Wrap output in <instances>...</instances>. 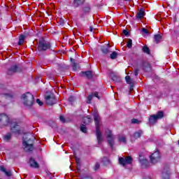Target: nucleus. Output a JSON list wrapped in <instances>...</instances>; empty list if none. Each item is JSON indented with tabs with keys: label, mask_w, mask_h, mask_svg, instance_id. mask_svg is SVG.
I'll return each instance as SVG.
<instances>
[{
	"label": "nucleus",
	"mask_w": 179,
	"mask_h": 179,
	"mask_svg": "<svg viewBox=\"0 0 179 179\" xmlns=\"http://www.w3.org/2000/svg\"><path fill=\"white\" fill-rule=\"evenodd\" d=\"M111 46H110V43H108L106 45H102L100 47V50L103 55H107V54H110V48Z\"/></svg>",
	"instance_id": "14"
},
{
	"label": "nucleus",
	"mask_w": 179,
	"mask_h": 179,
	"mask_svg": "<svg viewBox=\"0 0 179 179\" xmlns=\"http://www.w3.org/2000/svg\"><path fill=\"white\" fill-rule=\"evenodd\" d=\"M143 69L145 72H150L152 71V66L146 62H143Z\"/></svg>",
	"instance_id": "20"
},
{
	"label": "nucleus",
	"mask_w": 179,
	"mask_h": 179,
	"mask_svg": "<svg viewBox=\"0 0 179 179\" xmlns=\"http://www.w3.org/2000/svg\"><path fill=\"white\" fill-rule=\"evenodd\" d=\"M4 173L6 174V176H7V177H10V176H12V172L10 171H6V172H4Z\"/></svg>",
	"instance_id": "49"
},
{
	"label": "nucleus",
	"mask_w": 179,
	"mask_h": 179,
	"mask_svg": "<svg viewBox=\"0 0 179 179\" xmlns=\"http://www.w3.org/2000/svg\"><path fill=\"white\" fill-rule=\"evenodd\" d=\"M13 73H15L13 71V70L10 67L7 71V75H13Z\"/></svg>",
	"instance_id": "47"
},
{
	"label": "nucleus",
	"mask_w": 179,
	"mask_h": 179,
	"mask_svg": "<svg viewBox=\"0 0 179 179\" xmlns=\"http://www.w3.org/2000/svg\"><path fill=\"white\" fill-rule=\"evenodd\" d=\"M93 96L96 97V99H98V100H100V96H99V92H95L93 94Z\"/></svg>",
	"instance_id": "48"
},
{
	"label": "nucleus",
	"mask_w": 179,
	"mask_h": 179,
	"mask_svg": "<svg viewBox=\"0 0 179 179\" xmlns=\"http://www.w3.org/2000/svg\"><path fill=\"white\" fill-rule=\"evenodd\" d=\"M36 103L37 104H38V106H43L44 103H43V101H41V100H40V99H36Z\"/></svg>",
	"instance_id": "46"
},
{
	"label": "nucleus",
	"mask_w": 179,
	"mask_h": 179,
	"mask_svg": "<svg viewBox=\"0 0 179 179\" xmlns=\"http://www.w3.org/2000/svg\"><path fill=\"white\" fill-rule=\"evenodd\" d=\"M0 170H1V171H2L3 173H6V169H5V166H0Z\"/></svg>",
	"instance_id": "52"
},
{
	"label": "nucleus",
	"mask_w": 179,
	"mask_h": 179,
	"mask_svg": "<svg viewBox=\"0 0 179 179\" xmlns=\"http://www.w3.org/2000/svg\"><path fill=\"white\" fill-rule=\"evenodd\" d=\"M1 99H5V100H12L13 99V94H0Z\"/></svg>",
	"instance_id": "23"
},
{
	"label": "nucleus",
	"mask_w": 179,
	"mask_h": 179,
	"mask_svg": "<svg viewBox=\"0 0 179 179\" xmlns=\"http://www.w3.org/2000/svg\"><path fill=\"white\" fill-rule=\"evenodd\" d=\"M102 163L103 166H108L109 164H111V161L108 157H103L102 159Z\"/></svg>",
	"instance_id": "27"
},
{
	"label": "nucleus",
	"mask_w": 179,
	"mask_h": 179,
	"mask_svg": "<svg viewBox=\"0 0 179 179\" xmlns=\"http://www.w3.org/2000/svg\"><path fill=\"white\" fill-rule=\"evenodd\" d=\"M58 23L60 26H64V24H65V20H64L63 18H59Z\"/></svg>",
	"instance_id": "42"
},
{
	"label": "nucleus",
	"mask_w": 179,
	"mask_h": 179,
	"mask_svg": "<svg viewBox=\"0 0 179 179\" xmlns=\"http://www.w3.org/2000/svg\"><path fill=\"white\" fill-rule=\"evenodd\" d=\"M142 51L143 52H144V54H147L148 55H150V49L149 48V47H148V45H144L142 48Z\"/></svg>",
	"instance_id": "30"
},
{
	"label": "nucleus",
	"mask_w": 179,
	"mask_h": 179,
	"mask_svg": "<svg viewBox=\"0 0 179 179\" xmlns=\"http://www.w3.org/2000/svg\"><path fill=\"white\" fill-rule=\"evenodd\" d=\"M160 159H162V157L160 156V152L158 151V150L150 156V160L152 164L159 163V162H160Z\"/></svg>",
	"instance_id": "8"
},
{
	"label": "nucleus",
	"mask_w": 179,
	"mask_h": 179,
	"mask_svg": "<svg viewBox=\"0 0 179 179\" xmlns=\"http://www.w3.org/2000/svg\"><path fill=\"white\" fill-rule=\"evenodd\" d=\"M139 74V69H134V75L135 76H138V75Z\"/></svg>",
	"instance_id": "51"
},
{
	"label": "nucleus",
	"mask_w": 179,
	"mask_h": 179,
	"mask_svg": "<svg viewBox=\"0 0 179 179\" xmlns=\"http://www.w3.org/2000/svg\"><path fill=\"white\" fill-rule=\"evenodd\" d=\"M141 31L144 33V34H149V31L146 28H142Z\"/></svg>",
	"instance_id": "44"
},
{
	"label": "nucleus",
	"mask_w": 179,
	"mask_h": 179,
	"mask_svg": "<svg viewBox=\"0 0 179 179\" xmlns=\"http://www.w3.org/2000/svg\"><path fill=\"white\" fill-rule=\"evenodd\" d=\"M96 135L98 143H101L103 142V135L101 134V131H100V129H96Z\"/></svg>",
	"instance_id": "21"
},
{
	"label": "nucleus",
	"mask_w": 179,
	"mask_h": 179,
	"mask_svg": "<svg viewBox=\"0 0 179 179\" xmlns=\"http://www.w3.org/2000/svg\"><path fill=\"white\" fill-rule=\"evenodd\" d=\"M142 122V121L138 120V119H132L131 120V124H141Z\"/></svg>",
	"instance_id": "41"
},
{
	"label": "nucleus",
	"mask_w": 179,
	"mask_h": 179,
	"mask_svg": "<svg viewBox=\"0 0 179 179\" xmlns=\"http://www.w3.org/2000/svg\"><path fill=\"white\" fill-rule=\"evenodd\" d=\"M10 131L13 134H20V129L17 123H11Z\"/></svg>",
	"instance_id": "15"
},
{
	"label": "nucleus",
	"mask_w": 179,
	"mask_h": 179,
	"mask_svg": "<svg viewBox=\"0 0 179 179\" xmlns=\"http://www.w3.org/2000/svg\"><path fill=\"white\" fill-rule=\"evenodd\" d=\"M146 13H145V10H143V8H141L136 15V19L139 20V19L144 17Z\"/></svg>",
	"instance_id": "19"
},
{
	"label": "nucleus",
	"mask_w": 179,
	"mask_h": 179,
	"mask_svg": "<svg viewBox=\"0 0 179 179\" xmlns=\"http://www.w3.org/2000/svg\"><path fill=\"white\" fill-rule=\"evenodd\" d=\"M100 169V164L99 162H96L95 165L94 166V171H98Z\"/></svg>",
	"instance_id": "38"
},
{
	"label": "nucleus",
	"mask_w": 179,
	"mask_h": 179,
	"mask_svg": "<svg viewBox=\"0 0 179 179\" xmlns=\"http://www.w3.org/2000/svg\"><path fill=\"white\" fill-rule=\"evenodd\" d=\"M59 120L62 121V122L65 123L66 122V120H65V117L63 115H61L59 117Z\"/></svg>",
	"instance_id": "50"
},
{
	"label": "nucleus",
	"mask_w": 179,
	"mask_h": 179,
	"mask_svg": "<svg viewBox=\"0 0 179 179\" xmlns=\"http://www.w3.org/2000/svg\"><path fill=\"white\" fill-rule=\"evenodd\" d=\"M106 138L111 149H114V136L113 135V131H111V130H108Z\"/></svg>",
	"instance_id": "12"
},
{
	"label": "nucleus",
	"mask_w": 179,
	"mask_h": 179,
	"mask_svg": "<svg viewBox=\"0 0 179 179\" xmlns=\"http://www.w3.org/2000/svg\"><path fill=\"white\" fill-rule=\"evenodd\" d=\"M164 117V112L159 110L156 115H152L150 116L148 122L150 124H156L157 120H162Z\"/></svg>",
	"instance_id": "4"
},
{
	"label": "nucleus",
	"mask_w": 179,
	"mask_h": 179,
	"mask_svg": "<svg viewBox=\"0 0 179 179\" xmlns=\"http://www.w3.org/2000/svg\"><path fill=\"white\" fill-rule=\"evenodd\" d=\"M71 62H72L73 64V71H74V72H76V71H78V63L75 62V59L73 58H71Z\"/></svg>",
	"instance_id": "28"
},
{
	"label": "nucleus",
	"mask_w": 179,
	"mask_h": 179,
	"mask_svg": "<svg viewBox=\"0 0 179 179\" xmlns=\"http://www.w3.org/2000/svg\"><path fill=\"white\" fill-rule=\"evenodd\" d=\"M9 125V117L5 113L0 114V128Z\"/></svg>",
	"instance_id": "9"
},
{
	"label": "nucleus",
	"mask_w": 179,
	"mask_h": 179,
	"mask_svg": "<svg viewBox=\"0 0 179 179\" xmlns=\"http://www.w3.org/2000/svg\"><path fill=\"white\" fill-rule=\"evenodd\" d=\"M92 100H93V93H91L88 95L87 99V104H90L92 103Z\"/></svg>",
	"instance_id": "35"
},
{
	"label": "nucleus",
	"mask_w": 179,
	"mask_h": 179,
	"mask_svg": "<svg viewBox=\"0 0 179 179\" xmlns=\"http://www.w3.org/2000/svg\"><path fill=\"white\" fill-rule=\"evenodd\" d=\"M162 35L157 34L154 35V43H156V44H159L160 41H162Z\"/></svg>",
	"instance_id": "24"
},
{
	"label": "nucleus",
	"mask_w": 179,
	"mask_h": 179,
	"mask_svg": "<svg viewBox=\"0 0 179 179\" xmlns=\"http://www.w3.org/2000/svg\"><path fill=\"white\" fill-rule=\"evenodd\" d=\"M11 138H12V135L10 134V133H8L6 136H4L3 139L4 141H10Z\"/></svg>",
	"instance_id": "37"
},
{
	"label": "nucleus",
	"mask_w": 179,
	"mask_h": 179,
	"mask_svg": "<svg viewBox=\"0 0 179 179\" xmlns=\"http://www.w3.org/2000/svg\"><path fill=\"white\" fill-rule=\"evenodd\" d=\"M80 129L81 132H83V134H87V127H86V125L80 124Z\"/></svg>",
	"instance_id": "34"
},
{
	"label": "nucleus",
	"mask_w": 179,
	"mask_h": 179,
	"mask_svg": "<svg viewBox=\"0 0 179 179\" xmlns=\"http://www.w3.org/2000/svg\"><path fill=\"white\" fill-rule=\"evenodd\" d=\"M139 162L143 169H149L150 167V162L147 159H141Z\"/></svg>",
	"instance_id": "16"
},
{
	"label": "nucleus",
	"mask_w": 179,
	"mask_h": 179,
	"mask_svg": "<svg viewBox=\"0 0 179 179\" xmlns=\"http://www.w3.org/2000/svg\"><path fill=\"white\" fill-rule=\"evenodd\" d=\"M123 34L125 35L127 37H129V31H128V30L124 29Z\"/></svg>",
	"instance_id": "45"
},
{
	"label": "nucleus",
	"mask_w": 179,
	"mask_h": 179,
	"mask_svg": "<svg viewBox=\"0 0 179 179\" xmlns=\"http://www.w3.org/2000/svg\"><path fill=\"white\" fill-rule=\"evenodd\" d=\"M117 57H118V52H117L116 51H113L110 55V59H117Z\"/></svg>",
	"instance_id": "32"
},
{
	"label": "nucleus",
	"mask_w": 179,
	"mask_h": 179,
	"mask_svg": "<svg viewBox=\"0 0 179 179\" xmlns=\"http://www.w3.org/2000/svg\"><path fill=\"white\" fill-rule=\"evenodd\" d=\"M29 164L30 167H32V169H39L40 165L38 164V162L36 161L33 157L29 158Z\"/></svg>",
	"instance_id": "17"
},
{
	"label": "nucleus",
	"mask_w": 179,
	"mask_h": 179,
	"mask_svg": "<svg viewBox=\"0 0 179 179\" xmlns=\"http://www.w3.org/2000/svg\"><path fill=\"white\" fill-rule=\"evenodd\" d=\"M45 99L48 106H54V104L57 103V98H55V96H54V94H49L46 96L45 97Z\"/></svg>",
	"instance_id": "11"
},
{
	"label": "nucleus",
	"mask_w": 179,
	"mask_h": 179,
	"mask_svg": "<svg viewBox=\"0 0 179 179\" xmlns=\"http://www.w3.org/2000/svg\"><path fill=\"white\" fill-rule=\"evenodd\" d=\"M143 134V131L138 130V131L134 132V138L136 139H139L141 138V135Z\"/></svg>",
	"instance_id": "29"
},
{
	"label": "nucleus",
	"mask_w": 179,
	"mask_h": 179,
	"mask_svg": "<svg viewBox=\"0 0 179 179\" xmlns=\"http://www.w3.org/2000/svg\"><path fill=\"white\" fill-rule=\"evenodd\" d=\"M125 80L128 85H131L130 90H132V88L134 87V80L131 78V76H126Z\"/></svg>",
	"instance_id": "22"
},
{
	"label": "nucleus",
	"mask_w": 179,
	"mask_h": 179,
	"mask_svg": "<svg viewBox=\"0 0 179 179\" xmlns=\"http://www.w3.org/2000/svg\"><path fill=\"white\" fill-rule=\"evenodd\" d=\"M112 80H113L115 83H121L122 82L121 77L116 75L112 76Z\"/></svg>",
	"instance_id": "26"
},
{
	"label": "nucleus",
	"mask_w": 179,
	"mask_h": 179,
	"mask_svg": "<svg viewBox=\"0 0 179 179\" xmlns=\"http://www.w3.org/2000/svg\"><path fill=\"white\" fill-rule=\"evenodd\" d=\"M76 163L78 166L77 170L78 171H80V158H76Z\"/></svg>",
	"instance_id": "36"
},
{
	"label": "nucleus",
	"mask_w": 179,
	"mask_h": 179,
	"mask_svg": "<svg viewBox=\"0 0 179 179\" xmlns=\"http://www.w3.org/2000/svg\"><path fill=\"white\" fill-rule=\"evenodd\" d=\"M134 159L131 156H127L125 158L120 157H119V164L125 167L127 164H132Z\"/></svg>",
	"instance_id": "6"
},
{
	"label": "nucleus",
	"mask_w": 179,
	"mask_h": 179,
	"mask_svg": "<svg viewBox=\"0 0 179 179\" xmlns=\"http://www.w3.org/2000/svg\"><path fill=\"white\" fill-rule=\"evenodd\" d=\"M171 173H170V166L167 164H164V169L162 171V178L163 179H170L171 178Z\"/></svg>",
	"instance_id": "10"
},
{
	"label": "nucleus",
	"mask_w": 179,
	"mask_h": 179,
	"mask_svg": "<svg viewBox=\"0 0 179 179\" xmlns=\"http://www.w3.org/2000/svg\"><path fill=\"white\" fill-rule=\"evenodd\" d=\"M141 160H143L146 158H145V155H143V152H140L139 155H138V160L139 162H141Z\"/></svg>",
	"instance_id": "43"
},
{
	"label": "nucleus",
	"mask_w": 179,
	"mask_h": 179,
	"mask_svg": "<svg viewBox=\"0 0 179 179\" xmlns=\"http://www.w3.org/2000/svg\"><path fill=\"white\" fill-rule=\"evenodd\" d=\"M37 50L39 52H45V51L50 50H52L51 43L47 42L44 38H39Z\"/></svg>",
	"instance_id": "3"
},
{
	"label": "nucleus",
	"mask_w": 179,
	"mask_h": 179,
	"mask_svg": "<svg viewBox=\"0 0 179 179\" xmlns=\"http://www.w3.org/2000/svg\"><path fill=\"white\" fill-rule=\"evenodd\" d=\"M82 13L80 14L79 17L80 19H83L85 20V17H86V15H89L90 12L92 11V6L90 4L87 3L84 5L81 8Z\"/></svg>",
	"instance_id": "5"
},
{
	"label": "nucleus",
	"mask_w": 179,
	"mask_h": 179,
	"mask_svg": "<svg viewBox=\"0 0 179 179\" xmlns=\"http://www.w3.org/2000/svg\"><path fill=\"white\" fill-rule=\"evenodd\" d=\"M119 142H122L123 143H127V138L125 136L120 137L118 138Z\"/></svg>",
	"instance_id": "39"
},
{
	"label": "nucleus",
	"mask_w": 179,
	"mask_h": 179,
	"mask_svg": "<svg viewBox=\"0 0 179 179\" xmlns=\"http://www.w3.org/2000/svg\"><path fill=\"white\" fill-rule=\"evenodd\" d=\"M80 76L81 78H86L89 80L93 79V71H81L80 73Z\"/></svg>",
	"instance_id": "13"
},
{
	"label": "nucleus",
	"mask_w": 179,
	"mask_h": 179,
	"mask_svg": "<svg viewBox=\"0 0 179 179\" xmlns=\"http://www.w3.org/2000/svg\"><path fill=\"white\" fill-rule=\"evenodd\" d=\"M22 36H24V37L26 38V37H28V36H29V32L25 31L24 32V34H22Z\"/></svg>",
	"instance_id": "53"
},
{
	"label": "nucleus",
	"mask_w": 179,
	"mask_h": 179,
	"mask_svg": "<svg viewBox=\"0 0 179 179\" xmlns=\"http://www.w3.org/2000/svg\"><path fill=\"white\" fill-rule=\"evenodd\" d=\"M93 117L96 129H100V127H101V117L97 110L94 111Z\"/></svg>",
	"instance_id": "7"
},
{
	"label": "nucleus",
	"mask_w": 179,
	"mask_h": 179,
	"mask_svg": "<svg viewBox=\"0 0 179 179\" xmlns=\"http://www.w3.org/2000/svg\"><path fill=\"white\" fill-rule=\"evenodd\" d=\"M83 122L85 124V125H89V124L92 122V117L90 115L84 117L83 118Z\"/></svg>",
	"instance_id": "25"
},
{
	"label": "nucleus",
	"mask_w": 179,
	"mask_h": 179,
	"mask_svg": "<svg viewBox=\"0 0 179 179\" xmlns=\"http://www.w3.org/2000/svg\"><path fill=\"white\" fill-rule=\"evenodd\" d=\"M124 1H131V0H124Z\"/></svg>",
	"instance_id": "55"
},
{
	"label": "nucleus",
	"mask_w": 179,
	"mask_h": 179,
	"mask_svg": "<svg viewBox=\"0 0 179 179\" xmlns=\"http://www.w3.org/2000/svg\"><path fill=\"white\" fill-rule=\"evenodd\" d=\"M36 137L32 134H28L24 136L22 138V145L24 146V150L27 152H33L34 150V142Z\"/></svg>",
	"instance_id": "1"
},
{
	"label": "nucleus",
	"mask_w": 179,
	"mask_h": 179,
	"mask_svg": "<svg viewBox=\"0 0 179 179\" xmlns=\"http://www.w3.org/2000/svg\"><path fill=\"white\" fill-rule=\"evenodd\" d=\"M85 2H86V0H73L72 5L73 8H79V6H81V5H85Z\"/></svg>",
	"instance_id": "18"
},
{
	"label": "nucleus",
	"mask_w": 179,
	"mask_h": 179,
	"mask_svg": "<svg viewBox=\"0 0 179 179\" xmlns=\"http://www.w3.org/2000/svg\"><path fill=\"white\" fill-rule=\"evenodd\" d=\"M127 47L128 48H132V39H128V42H127Z\"/></svg>",
	"instance_id": "40"
},
{
	"label": "nucleus",
	"mask_w": 179,
	"mask_h": 179,
	"mask_svg": "<svg viewBox=\"0 0 179 179\" xmlns=\"http://www.w3.org/2000/svg\"><path fill=\"white\" fill-rule=\"evenodd\" d=\"M26 38H24V36H23V34L20 35L19 36V41H18V45H22V44H23V43H24V39Z\"/></svg>",
	"instance_id": "33"
},
{
	"label": "nucleus",
	"mask_w": 179,
	"mask_h": 179,
	"mask_svg": "<svg viewBox=\"0 0 179 179\" xmlns=\"http://www.w3.org/2000/svg\"><path fill=\"white\" fill-rule=\"evenodd\" d=\"M90 31H93V27H90Z\"/></svg>",
	"instance_id": "54"
},
{
	"label": "nucleus",
	"mask_w": 179,
	"mask_h": 179,
	"mask_svg": "<svg viewBox=\"0 0 179 179\" xmlns=\"http://www.w3.org/2000/svg\"><path fill=\"white\" fill-rule=\"evenodd\" d=\"M10 69H11L15 73L16 72H20L22 71V69H20V68H19L17 65L12 66L11 67H10Z\"/></svg>",
	"instance_id": "31"
},
{
	"label": "nucleus",
	"mask_w": 179,
	"mask_h": 179,
	"mask_svg": "<svg viewBox=\"0 0 179 179\" xmlns=\"http://www.w3.org/2000/svg\"><path fill=\"white\" fill-rule=\"evenodd\" d=\"M21 100L22 104L27 107V108H31L33 104H34V96L30 92H26L21 96Z\"/></svg>",
	"instance_id": "2"
}]
</instances>
